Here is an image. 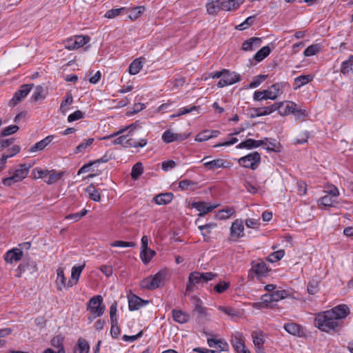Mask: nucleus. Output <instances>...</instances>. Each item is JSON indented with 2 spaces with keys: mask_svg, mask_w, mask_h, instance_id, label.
Listing matches in <instances>:
<instances>
[{
  "mask_svg": "<svg viewBox=\"0 0 353 353\" xmlns=\"http://www.w3.org/2000/svg\"><path fill=\"white\" fill-rule=\"evenodd\" d=\"M350 307L345 304L338 305L331 310L315 315L314 325L322 332L338 333L344 326V320L350 314Z\"/></svg>",
  "mask_w": 353,
  "mask_h": 353,
  "instance_id": "obj_1",
  "label": "nucleus"
},
{
  "mask_svg": "<svg viewBox=\"0 0 353 353\" xmlns=\"http://www.w3.org/2000/svg\"><path fill=\"white\" fill-rule=\"evenodd\" d=\"M283 327L287 332L292 335L298 336H303L305 335L304 330L302 326L296 323H285Z\"/></svg>",
  "mask_w": 353,
  "mask_h": 353,
  "instance_id": "obj_20",
  "label": "nucleus"
},
{
  "mask_svg": "<svg viewBox=\"0 0 353 353\" xmlns=\"http://www.w3.org/2000/svg\"><path fill=\"white\" fill-rule=\"evenodd\" d=\"M261 161V154L258 152H252L244 157H241L238 160V162L239 164L242 167L255 170L258 168Z\"/></svg>",
  "mask_w": 353,
  "mask_h": 353,
  "instance_id": "obj_6",
  "label": "nucleus"
},
{
  "mask_svg": "<svg viewBox=\"0 0 353 353\" xmlns=\"http://www.w3.org/2000/svg\"><path fill=\"white\" fill-rule=\"evenodd\" d=\"M244 224L242 219H236L232 223L230 229V241H237L240 238L243 237Z\"/></svg>",
  "mask_w": 353,
  "mask_h": 353,
  "instance_id": "obj_10",
  "label": "nucleus"
},
{
  "mask_svg": "<svg viewBox=\"0 0 353 353\" xmlns=\"http://www.w3.org/2000/svg\"><path fill=\"white\" fill-rule=\"evenodd\" d=\"M196 185V183L190 180H181L179 183V188L181 190H193L194 187Z\"/></svg>",
  "mask_w": 353,
  "mask_h": 353,
  "instance_id": "obj_52",
  "label": "nucleus"
},
{
  "mask_svg": "<svg viewBox=\"0 0 353 353\" xmlns=\"http://www.w3.org/2000/svg\"><path fill=\"white\" fill-rule=\"evenodd\" d=\"M253 343L257 349V352L260 350L263 351L264 339L263 332L261 331H254L252 333Z\"/></svg>",
  "mask_w": 353,
  "mask_h": 353,
  "instance_id": "obj_30",
  "label": "nucleus"
},
{
  "mask_svg": "<svg viewBox=\"0 0 353 353\" xmlns=\"http://www.w3.org/2000/svg\"><path fill=\"white\" fill-rule=\"evenodd\" d=\"M170 272L168 268L160 270L153 276L144 279L141 282L142 288L153 290L163 286L165 282L169 279Z\"/></svg>",
  "mask_w": 353,
  "mask_h": 353,
  "instance_id": "obj_3",
  "label": "nucleus"
},
{
  "mask_svg": "<svg viewBox=\"0 0 353 353\" xmlns=\"http://www.w3.org/2000/svg\"><path fill=\"white\" fill-rule=\"evenodd\" d=\"M221 0H208L206 4L207 12L209 14H216L221 10Z\"/></svg>",
  "mask_w": 353,
  "mask_h": 353,
  "instance_id": "obj_31",
  "label": "nucleus"
},
{
  "mask_svg": "<svg viewBox=\"0 0 353 353\" xmlns=\"http://www.w3.org/2000/svg\"><path fill=\"white\" fill-rule=\"evenodd\" d=\"M203 165L209 170H214L218 168H230L232 163L223 159H216L204 162Z\"/></svg>",
  "mask_w": 353,
  "mask_h": 353,
  "instance_id": "obj_16",
  "label": "nucleus"
},
{
  "mask_svg": "<svg viewBox=\"0 0 353 353\" xmlns=\"http://www.w3.org/2000/svg\"><path fill=\"white\" fill-rule=\"evenodd\" d=\"M239 6L238 0H228L221 1V10L232 11L237 10Z\"/></svg>",
  "mask_w": 353,
  "mask_h": 353,
  "instance_id": "obj_38",
  "label": "nucleus"
},
{
  "mask_svg": "<svg viewBox=\"0 0 353 353\" xmlns=\"http://www.w3.org/2000/svg\"><path fill=\"white\" fill-rule=\"evenodd\" d=\"M173 320L180 324L188 323L190 319V315L181 310H172V312Z\"/></svg>",
  "mask_w": 353,
  "mask_h": 353,
  "instance_id": "obj_25",
  "label": "nucleus"
},
{
  "mask_svg": "<svg viewBox=\"0 0 353 353\" xmlns=\"http://www.w3.org/2000/svg\"><path fill=\"white\" fill-rule=\"evenodd\" d=\"M241 79V75L235 72H231L229 70L223 69L222 78L217 83L219 88H223L227 85L234 84Z\"/></svg>",
  "mask_w": 353,
  "mask_h": 353,
  "instance_id": "obj_9",
  "label": "nucleus"
},
{
  "mask_svg": "<svg viewBox=\"0 0 353 353\" xmlns=\"http://www.w3.org/2000/svg\"><path fill=\"white\" fill-rule=\"evenodd\" d=\"M307 292L310 294L314 295L318 293L320 290L319 282L315 280L310 281L307 287Z\"/></svg>",
  "mask_w": 353,
  "mask_h": 353,
  "instance_id": "obj_49",
  "label": "nucleus"
},
{
  "mask_svg": "<svg viewBox=\"0 0 353 353\" xmlns=\"http://www.w3.org/2000/svg\"><path fill=\"white\" fill-rule=\"evenodd\" d=\"M19 128L17 125H12L3 128L0 132V137H6L16 133Z\"/></svg>",
  "mask_w": 353,
  "mask_h": 353,
  "instance_id": "obj_55",
  "label": "nucleus"
},
{
  "mask_svg": "<svg viewBox=\"0 0 353 353\" xmlns=\"http://www.w3.org/2000/svg\"><path fill=\"white\" fill-rule=\"evenodd\" d=\"M271 52V49L268 46L261 48L254 56L256 61L260 62L266 58Z\"/></svg>",
  "mask_w": 353,
  "mask_h": 353,
  "instance_id": "obj_42",
  "label": "nucleus"
},
{
  "mask_svg": "<svg viewBox=\"0 0 353 353\" xmlns=\"http://www.w3.org/2000/svg\"><path fill=\"white\" fill-rule=\"evenodd\" d=\"M57 277L56 279V286L57 290L61 291L64 288L68 287V283H66V278L64 275V270L63 268H59L57 270Z\"/></svg>",
  "mask_w": 353,
  "mask_h": 353,
  "instance_id": "obj_29",
  "label": "nucleus"
},
{
  "mask_svg": "<svg viewBox=\"0 0 353 353\" xmlns=\"http://www.w3.org/2000/svg\"><path fill=\"white\" fill-rule=\"evenodd\" d=\"M117 312V302L114 301L110 307V319L111 321H118Z\"/></svg>",
  "mask_w": 353,
  "mask_h": 353,
  "instance_id": "obj_60",
  "label": "nucleus"
},
{
  "mask_svg": "<svg viewBox=\"0 0 353 353\" xmlns=\"http://www.w3.org/2000/svg\"><path fill=\"white\" fill-rule=\"evenodd\" d=\"M90 41V37L88 35H76L73 37L67 39L64 41L65 48L69 50H74L83 47Z\"/></svg>",
  "mask_w": 353,
  "mask_h": 353,
  "instance_id": "obj_8",
  "label": "nucleus"
},
{
  "mask_svg": "<svg viewBox=\"0 0 353 353\" xmlns=\"http://www.w3.org/2000/svg\"><path fill=\"white\" fill-rule=\"evenodd\" d=\"M313 79V77L310 74L308 75H301L297 77L294 79V84L296 85V88H299L301 86L306 85L307 83L312 81Z\"/></svg>",
  "mask_w": 353,
  "mask_h": 353,
  "instance_id": "obj_43",
  "label": "nucleus"
},
{
  "mask_svg": "<svg viewBox=\"0 0 353 353\" xmlns=\"http://www.w3.org/2000/svg\"><path fill=\"white\" fill-rule=\"evenodd\" d=\"M230 286V283L229 282L222 281L214 285V290L218 294H222L225 292Z\"/></svg>",
  "mask_w": 353,
  "mask_h": 353,
  "instance_id": "obj_56",
  "label": "nucleus"
},
{
  "mask_svg": "<svg viewBox=\"0 0 353 353\" xmlns=\"http://www.w3.org/2000/svg\"><path fill=\"white\" fill-rule=\"evenodd\" d=\"M268 140H269V139L267 137H265L261 140H254L252 139H247L244 141H242L239 145H237L236 148H238V149L246 148L248 150L256 148L261 145H266L268 142Z\"/></svg>",
  "mask_w": 353,
  "mask_h": 353,
  "instance_id": "obj_17",
  "label": "nucleus"
},
{
  "mask_svg": "<svg viewBox=\"0 0 353 353\" xmlns=\"http://www.w3.org/2000/svg\"><path fill=\"white\" fill-rule=\"evenodd\" d=\"M134 124H131L130 125H128V127L126 128H122L121 130H119L118 132L114 133V134H112L110 135H108V136H105L103 138V139H109L110 138H112V137H117L122 133H123L124 132H125L127 130H130V131L128 132V133L125 135H121L117 138H116L113 141V144L114 145H121L124 148H127V143H128V139L129 137L132 136V130L134 129Z\"/></svg>",
  "mask_w": 353,
  "mask_h": 353,
  "instance_id": "obj_7",
  "label": "nucleus"
},
{
  "mask_svg": "<svg viewBox=\"0 0 353 353\" xmlns=\"http://www.w3.org/2000/svg\"><path fill=\"white\" fill-rule=\"evenodd\" d=\"M54 135H48L43 139L40 141L36 143L34 145L31 147L30 151L31 152H34L38 150H43L47 145H48L54 139Z\"/></svg>",
  "mask_w": 353,
  "mask_h": 353,
  "instance_id": "obj_28",
  "label": "nucleus"
},
{
  "mask_svg": "<svg viewBox=\"0 0 353 353\" xmlns=\"http://www.w3.org/2000/svg\"><path fill=\"white\" fill-rule=\"evenodd\" d=\"M86 310L90 314L102 316L105 310V305L101 295L92 296L86 304Z\"/></svg>",
  "mask_w": 353,
  "mask_h": 353,
  "instance_id": "obj_5",
  "label": "nucleus"
},
{
  "mask_svg": "<svg viewBox=\"0 0 353 353\" xmlns=\"http://www.w3.org/2000/svg\"><path fill=\"white\" fill-rule=\"evenodd\" d=\"M283 104L284 102H279L266 107L254 108L251 110L250 117L255 118L270 114L276 110H279L280 108L283 105Z\"/></svg>",
  "mask_w": 353,
  "mask_h": 353,
  "instance_id": "obj_11",
  "label": "nucleus"
},
{
  "mask_svg": "<svg viewBox=\"0 0 353 353\" xmlns=\"http://www.w3.org/2000/svg\"><path fill=\"white\" fill-rule=\"evenodd\" d=\"M252 268L254 273L259 276H266L269 272L266 263L262 260L252 262Z\"/></svg>",
  "mask_w": 353,
  "mask_h": 353,
  "instance_id": "obj_22",
  "label": "nucleus"
},
{
  "mask_svg": "<svg viewBox=\"0 0 353 353\" xmlns=\"http://www.w3.org/2000/svg\"><path fill=\"white\" fill-rule=\"evenodd\" d=\"M216 226V223H210L202 225H199V229L201 232L202 235L204 237V241H208L209 240L208 234L210 233V230Z\"/></svg>",
  "mask_w": 353,
  "mask_h": 353,
  "instance_id": "obj_45",
  "label": "nucleus"
},
{
  "mask_svg": "<svg viewBox=\"0 0 353 353\" xmlns=\"http://www.w3.org/2000/svg\"><path fill=\"white\" fill-rule=\"evenodd\" d=\"M189 134L174 133L170 130H165L162 134V140L165 143H170L174 141H182L187 139Z\"/></svg>",
  "mask_w": 353,
  "mask_h": 353,
  "instance_id": "obj_14",
  "label": "nucleus"
},
{
  "mask_svg": "<svg viewBox=\"0 0 353 353\" xmlns=\"http://www.w3.org/2000/svg\"><path fill=\"white\" fill-rule=\"evenodd\" d=\"M216 276V274L212 272H200L194 271L190 273L186 283L185 296L193 292L198 285H203L212 281Z\"/></svg>",
  "mask_w": 353,
  "mask_h": 353,
  "instance_id": "obj_2",
  "label": "nucleus"
},
{
  "mask_svg": "<svg viewBox=\"0 0 353 353\" xmlns=\"http://www.w3.org/2000/svg\"><path fill=\"white\" fill-rule=\"evenodd\" d=\"M148 144L147 139L136 140L130 137L128 139L127 148H143Z\"/></svg>",
  "mask_w": 353,
  "mask_h": 353,
  "instance_id": "obj_41",
  "label": "nucleus"
},
{
  "mask_svg": "<svg viewBox=\"0 0 353 353\" xmlns=\"http://www.w3.org/2000/svg\"><path fill=\"white\" fill-rule=\"evenodd\" d=\"M286 105L285 107L284 111L280 112L281 115H288V114H293L297 106V104L293 101H285Z\"/></svg>",
  "mask_w": 353,
  "mask_h": 353,
  "instance_id": "obj_51",
  "label": "nucleus"
},
{
  "mask_svg": "<svg viewBox=\"0 0 353 353\" xmlns=\"http://www.w3.org/2000/svg\"><path fill=\"white\" fill-rule=\"evenodd\" d=\"M230 341L232 347L237 353H245L248 351L245 349L244 337L242 333L239 332L232 333Z\"/></svg>",
  "mask_w": 353,
  "mask_h": 353,
  "instance_id": "obj_12",
  "label": "nucleus"
},
{
  "mask_svg": "<svg viewBox=\"0 0 353 353\" xmlns=\"http://www.w3.org/2000/svg\"><path fill=\"white\" fill-rule=\"evenodd\" d=\"M199 109V106H196V105H192V106H190V107H184L183 108H181L179 110V112L176 114H172L170 116L171 118H174V117H180L181 115H184V114H188L194 110H196Z\"/></svg>",
  "mask_w": 353,
  "mask_h": 353,
  "instance_id": "obj_58",
  "label": "nucleus"
},
{
  "mask_svg": "<svg viewBox=\"0 0 353 353\" xmlns=\"http://www.w3.org/2000/svg\"><path fill=\"white\" fill-rule=\"evenodd\" d=\"M129 12L128 8L123 7L120 8H113L108 10L105 14V17L108 19H114L122 14H127Z\"/></svg>",
  "mask_w": 353,
  "mask_h": 353,
  "instance_id": "obj_39",
  "label": "nucleus"
},
{
  "mask_svg": "<svg viewBox=\"0 0 353 353\" xmlns=\"http://www.w3.org/2000/svg\"><path fill=\"white\" fill-rule=\"evenodd\" d=\"M144 61L145 59L143 57L135 59L129 65V73L131 75H135L138 74L143 68Z\"/></svg>",
  "mask_w": 353,
  "mask_h": 353,
  "instance_id": "obj_27",
  "label": "nucleus"
},
{
  "mask_svg": "<svg viewBox=\"0 0 353 353\" xmlns=\"http://www.w3.org/2000/svg\"><path fill=\"white\" fill-rule=\"evenodd\" d=\"M268 78V75L265 74H259L254 77L252 81L250 82L249 85V88H254L258 87L263 81H264Z\"/></svg>",
  "mask_w": 353,
  "mask_h": 353,
  "instance_id": "obj_57",
  "label": "nucleus"
},
{
  "mask_svg": "<svg viewBox=\"0 0 353 353\" xmlns=\"http://www.w3.org/2000/svg\"><path fill=\"white\" fill-rule=\"evenodd\" d=\"M321 45L319 43H314L309 46L303 52L305 57H310L320 52Z\"/></svg>",
  "mask_w": 353,
  "mask_h": 353,
  "instance_id": "obj_46",
  "label": "nucleus"
},
{
  "mask_svg": "<svg viewBox=\"0 0 353 353\" xmlns=\"http://www.w3.org/2000/svg\"><path fill=\"white\" fill-rule=\"evenodd\" d=\"M64 337L61 335H56L51 341L50 344L54 348H57V351H61V353H65L64 345H63Z\"/></svg>",
  "mask_w": 353,
  "mask_h": 353,
  "instance_id": "obj_35",
  "label": "nucleus"
},
{
  "mask_svg": "<svg viewBox=\"0 0 353 353\" xmlns=\"http://www.w3.org/2000/svg\"><path fill=\"white\" fill-rule=\"evenodd\" d=\"M284 256V252L283 250H279L270 254L268 257V260L271 262H276L281 260Z\"/></svg>",
  "mask_w": 353,
  "mask_h": 353,
  "instance_id": "obj_62",
  "label": "nucleus"
},
{
  "mask_svg": "<svg viewBox=\"0 0 353 353\" xmlns=\"http://www.w3.org/2000/svg\"><path fill=\"white\" fill-rule=\"evenodd\" d=\"M128 307L129 310H138L141 307L148 304L149 301L143 300L136 294H132L128 296Z\"/></svg>",
  "mask_w": 353,
  "mask_h": 353,
  "instance_id": "obj_18",
  "label": "nucleus"
},
{
  "mask_svg": "<svg viewBox=\"0 0 353 353\" xmlns=\"http://www.w3.org/2000/svg\"><path fill=\"white\" fill-rule=\"evenodd\" d=\"M22 256L23 252L21 250L18 248H13L6 252L4 254V260L8 263H12L13 261H20Z\"/></svg>",
  "mask_w": 353,
  "mask_h": 353,
  "instance_id": "obj_23",
  "label": "nucleus"
},
{
  "mask_svg": "<svg viewBox=\"0 0 353 353\" xmlns=\"http://www.w3.org/2000/svg\"><path fill=\"white\" fill-rule=\"evenodd\" d=\"M110 335L113 339H117L121 334V329L118 321H111Z\"/></svg>",
  "mask_w": 353,
  "mask_h": 353,
  "instance_id": "obj_53",
  "label": "nucleus"
},
{
  "mask_svg": "<svg viewBox=\"0 0 353 353\" xmlns=\"http://www.w3.org/2000/svg\"><path fill=\"white\" fill-rule=\"evenodd\" d=\"M88 213V210L86 209H83L81 212L74 213V214H70L65 216L66 219L68 220H73V222H77L79 221L82 217L85 216Z\"/></svg>",
  "mask_w": 353,
  "mask_h": 353,
  "instance_id": "obj_54",
  "label": "nucleus"
},
{
  "mask_svg": "<svg viewBox=\"0 0 353 353\" xmlns=\"http://www.w3.org/2000/svg\"><path fill=\"white\" fill-rule=\"evenodd\" d=\"M196 303L194 305V310L201 316H206V308L201 305V301L199 298H195Z\"/></svg>",
  "mask_w": 353,
  "mask_h": 353,
  "instance_id": "obj_63",
  "label": "nucleus"
},
{
  "mask_svg": "<svg viewBox=\"0 0 353 353\" xmlns=\"http://www.w3.org/2000/svg\"><path fill=\"white\" fill-rule=\"evenodd\" d=\"M192 206L199 212L198 214L199 217L204 216L216 208V205H209L204 201L193 202Z\"/></svg>",
  "mask_w": 353,
  "mask_h": 353,
  "instance_id": "obj_19",
  "label": "nucleus"
},
{
  "mask_svg": "<svg viewBox=\"0 0 353 353\" xmlns=\"http://www.w3.org/2000/svg\"><path fill=\"white\" fill-rule=\"evenodd\" d=\"M286 83H276L270 86L268 90H264L267 99L275 100L282 94Z\"/></svg>",
  "mask_w": 353,
  "mask_h": 353,
  "instance_id": "obj_15",
  "label": "nucleus"
},
{
  "mask_svg": "<svg viewBox=\"0 0 353 353\" xmlns=\"http://www.w3.org/2000/svg\"><path fill=\"white\" fill-rule=\"evenodd\" d=\"M85 267V262L81 265L72 267L71 271V278L68 282V288H71L78 283L81 274Z\"/></svg>",
  "mask_w": 353,
  "mask_h": 353,
  "instance_id": "obj_21",
  "label": "nucleus"
},
{
  "mask_svg": "<svg viewBox=\"0 0 353 353\" xmlns=\"http://www.w3.org/2000/svg\"><path fill=\"white\" fill-rule=\"evenodd\" d=\"M287 296V292L285 290H277L275 292H273L270 296L272 297V300H273V302H277L281 299H283Z\"/></svg>",
  "mask_w": 353,
  "mask_h": 353,
  "instance_id": "obj_59",
  "label": "nucleus"
},
{
  "mask_svg": "<svg viewBox=\"0 0 353 353\" xmlns=\"http://www.w3.org/2000/svg\"><path fill=\"white\" fill-rule=\"evenodd\" d=\"M143 164L141 162H138L132 166L130 175L133 180H137L143 174Z\"/></svg>",
  "mask_w": 353,
  "mask_h": 353,
  "instance_id": "obj_44",
  "label": "nucleus"
},
{
  "mask_svg": "<svg viewBox=\"0 0 353 353\" xmlns=\"http://www.w3.org/2000/svg\"><path fill=\"white\" fill-rule=\"evenodd\" d=\"M85 193L89 198L94 201L99 202L101 201V194L93 184H90L85 189Z\"/></svg>",
  "mask_w": 353,
  "mask_h": 353,
  "instance_id": "obj_33",
  "label": "nucleus"
},
{
  "mask_svg": "<svg viewBox=\"0 0 353 353\" xmlns=\"http://www.w3.org/2000/svg\"><path fill=\"white\" fill-rule=\"evenodd\" d=\"M33 84H23L20 87L9 102V105L11 107L15 106L20 103L30 92Z\"/></svg>",
  "mask_w": 353,
  "mask_h": 353,
  "instance_id": "obj_13",
  "label": "nucleus"
},
{
  "mask_svg": "<svg viewBox=\"0 0 353 353\" xmlns=\"http://www.w3.org/2000/svg\"><path fill=\"white\" fill-rule=\"evenodd\" d=\"M90 345L88 343L83 339H79L77 345L74 348V353H88Z\"/></svg>",
  "mask_w": 353,
  "mask_h": 353,
  "instance_id": "obj_34",
  "label": "nucleus"
},
{
  "mask_svg": "<svg viewBox=\"0 0 353 353\" xmlns=\"http://www.w3.org/2000/svg\"><path fill=\"white\" fill-rule=\"evenodd\" d=\"M236 213L235 208L234 207H226L222 210L218 211L216 217L221 220L229 219Z\"/></svg>",
  "mask_w": 353,
  "mask_h": 353,
  "instance_id": "obj_37",
  "label": "nucleus"
},
{
  "mask_svg": "<svg viewBox=\"0 0 353 353\" xmlns=\"http://www.w3.org/2000/svg\"><path fill=\"white\" fill-rule=\"evenodd\" d=\"M156 255V252L154 250L148 249L146 250L145 258H143L140 254V257L144 264H148L152 259Z\"/></svg>",
  "mask_w": 353,
  "mask_h": 353,
  "instance_id": "obj_64",
  "label": "nucleus"
},
{
  "mask_svg": "<svg viewBox=\"0 0 353 353\" xmlns=\"http://www.w3.org/2000/svg\"><path fill=\"white\" fill-rule=\"evenodd\" d=\"M261 39L259 37H251L242 43L241 49L244 51H252L261 44Z\"/></svg>",
  "mask_w": 353,
  "mask_h": 353,
  "instance_id": "obj_26",
  "label": "nucleus"
},
{
  "mask_svg": "<svg viewBox=\"0 0 353 353\" xmlns=\"http://www.w3.org/2000/svg\"><path fill=\"white\" fill-rule=\"evenodd\" d=\"M273 302V300H272V297L270 296V294H265L262 296L261 297V301L258 303H254L253 306L256 309H261L263 307H267L268 306V303H270Z\"/></svg>",
  "mask_w": 353,
  "mask_h": 353,
  "instance_id": "obj_47",
  "label": "nucleus"
},
{
  "mask_svg": "<svg viewBox=\"0 0 353 353\" xmlns=\"http://www.w3.org/2000/svg\"><path fill=\"white\" fill-rule=\"evenodd\" d=\"M174 198V195L171 192L162 193L156 196L154 199L158 205H165L170 203Z\"/></svg>",
  "mask_w": 353,
  "mask_h": 353,
  "instance_id": "obj_32",
  "label": "nucleus"
},
{
  "mask_svg": "<svg viewBox=\"0 0 353 353\" xmlns=\"http://www.w3.org/2000/svg\"><path fill=\"white\" fill-rule=\"evenodd\" d=\"M30 168V165H27L26 163H21L19 168L15 170L10 168L8 170V174L10 176L2 179L3 185L10 187L14 183L23 181L28 176Z\"/></svg>",
  "mask_w": 353,
  "mask_h": 353,
  "instance_id": "obj_4",
  "label": "nucleus"
},
{
  "mask_svg": "<svg viewBox=\"0 0 353 353\" xmlns=\"http://www.w3.org/2000/svg\"><path fill=\"white\" fill-rule=\"evenodd\" d=\"M111 247H122V248H133L136 246V243L132 241H115L110 243Z\"/></svg>",
  "mask_w": 353,
  "mask_h": 353,
  "instance_id": "obj_61",
  "label": "nucleus"
},
{
  "mask_svg": "<svg viewBox=\"0 0 353 353\" xmlns=\"http://www.w3.org/2000/svg\"><path fill=\"white\" fill-rule=\"evenodd\" d=\"M340 72L345 77L353 74V54L350 55L347 60L342 62Z\"/></svg>",
  "mask_w": 353,
  "mask_h": 353,
  "instance_id": "obj_24",
  "label": "nucleus"
},
{
  "mask_svg": "<svg viewBox=\"0 0 353 353\" xmlns=\"http://www.w3.org/2000/svg\"><path fill=\"white\" fill-rule=\"evenodd\" d=\"M319 204L324 207H334L336 202L330 195H325L319 199Z\"/></svg>",
  "mask_w": 353,
  "mask_h": 353,
  "instance_id": "obj_48",
  "label": "nucleus"
},
{
  "mask_svg": "<svg viewBox=\"0 0 353 353\" xmlns=\"http://www.w3.org/2000/svg\"><path fill=\"white\" fill-rule=\"evenodd\" d=\"M94 139L93 138H90L85 141L81 143L75 149V153L84 152L88 147L92 145Z\"/></svg>",
  "mask_w": 353,
  "mask_h": 353,
  "instance_id": "obj_50",
  "label": "nucleus"
},
{
  "mask_svg": "<svg viewBox=\"0 0 353 353\" xmlns=\"http://www.w3.org/2000/svg\"><path fill=\"white\" fill-rule=\"evenodd\" d=\"M65 174V171L57 172L55 170H50V174H48V179L46 181V183L48 185H52L55 183L59 180H60L63 176Z\"/></svg>",
  "mask_w": 353,
  "mask_h": 353,
  "instance_id": "obj_36",
  "label": "nucleus"
},
{
  "mask_svg": "<svg viewBox=\"0 0 353 353\" xmlns=\"http://www.w3.org/2000/svg\"><path fill=\"white\" fill-rule=\"evenodd\" d=\"M128 9V17L132 21L137 19L145 10V6H139Z\"/></svg>",
  "mask_w": 353,
  "mask_h": 353,
  "instance_id": "obj_40",
  "label": "nucleus"
}]
</instances>
